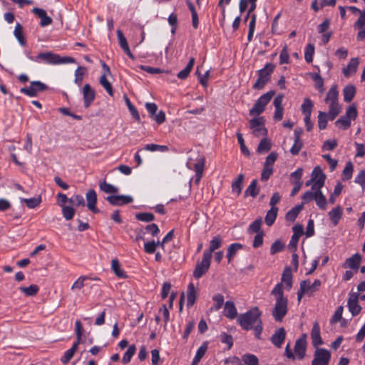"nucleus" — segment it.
Listing matches in <instances>:
<instances>
[{"label": "nucleus", "instance_id": "5fc2aeb1", "mask_svg": "<svg viewBox=\"0 0 365 365\" xmlns=\"http://www.w3.org/2000/svg\"><path fill=\"white\" fill-rule=\"evenodd\" d=\"M136 220L145 222H150L155 220V215L151 212H139L135 215Z\"/></svg>", "mask_w": 365, "mask_h": 365}, {"label": "nucleus", "instance_id": "0eeeda50", "mask_svg": "<svg viewBox=\"0 0 365 365\" xmlns=\"http://www.w3.org/2000/svg\"><path fill=\"white\" fill-rule=\"evenodd\" d=\"M48 89L47 85L39 81H34L30 83L29 87H24L20 92L29 97H36L39 93Z\"/></svg>", "mask_w": 365, "mask_h": 365}, {"label": "nucleus", "instance_id": "a19ab883", "mask_svg": "<svg viewBox=\"0 0 365 365\" xmlns=\"http://www.w3.org/2000/svg\"><path fill=\"white\" fill-rule=\"evenodd\" d=\"M278 208L271 207V209L267 212L264 221L267 225L272 226L277 216Z\"/></svg>", "mask_w": 365, "mask_h": 365}, {"label": "nucleus", "instance_id": "6e6552de", "mask_svg": "<svg viewBox=\"0 0 365 365\" xmlns=\"http://www.w3.org/2000/svg\"><path fill=\"white\" fill-rule=\"evenodd\" d=\"M252 133L255 137L266 136L267 135V130L264 127V120L262 117L254 118L249 121Z\"/></svg>", "mask_w": 365, "mask_h": 365}, {"label": "nucleus", "instance_id": "c756f323", "mask_svg": "<svg viewBox=\"0 0 365 365\" xmlns=\"http://www.w3.org/2000/svg\"><path fill=\"white\" fill-rule=\"evenodd\" d=\"M342 213V210L339 206L333 208L329 212L328 215L329 220L334 226H336L339 224L341 218Z\"/></svg>", "mask_w": 365, "mask_h": 365}, {"label": "nucleus", "instance_id": "f3484780", "mask_svg": "<svg viewBox=\"0 0 365 365\" xmlns=\"http://www.w3.org/2000/svg\"><path fill=\"white\" fill-rule=\"evenodd\" d=\"M286 339V331L284 327L277 329L271 337V342L277 348L282 347Z\"/></svg>", "mask_w": 365, "mask_h": 365}, {"label": "nucleus", "instance_id": "6ab92c4d", "mask_svg": "<svg viewBox=\"0 0 365 365\" xmlns=\"http://www.w3.org/2000/svg\"><path fill=\"white\" fill-rule=\"evenodd\" d=\"M361 261V255L359 253H356L351 257L347 258L343 264L344 268H350L351 269L357 270L359 267Z\"/></svg>", "mask_w": 365, "mask_h": 365}, {"label": "nucleus", "instance_id": "4c0bfd02", "mask_svg": "<svg viewBox=\"0 0 365 365\" xmlns=\"http://www.w3.org/2000/svg\"><path fill=\"white\" fill-rule=\"evenodd\" d=\"M14 35L19 41V44L24 46H26V41L24 36L23 32V26L17 23L16 24L14 31Z\"/></svg>", "mask_w": 365, "mask_h": 365}, {"label": "nucleus", "instance_id": "39448f33", "mask_svg": "<svg viewBox=\"0 0 365 365\" xmlns=\"http://www.w3.org/2000/svg\"><path fill=\"white\" fill-rule=\"evenodd\" d=\"M275 65L272 63H267L265 66L257 71L258 78L253 85L255 90H261L270 81L271 76L274 72Z\"/></svg>", "mask_w": 365, "mask_h": 365}, {"label": "nucleus", "instance_id": "79ce46f5", "mask_svg": "<svg viewBox=\"0 0 365 365\" xmlns=\"http://www.w3.org/2000/svg\"><path fill=\"white\" fill-rule=\"evenodd\" d=\"M99 83L102 86V87L106 90L108 94L113 97L114 95V91L111 83L107 79V77L105 75H101L99 79Z\"/></svg>", "mask_w": 365, "mask_h": 365}, {"label": "nucleus", "instance_id": "1a4fd4ad", "mask_svg": "<svg viewBox=\"0 0 365 365\" xmlns=\"http://www.w3.org/2000/svg\"><path fill=\"white\" fill-rule=\"evenodd\" d=\"M211 257L203 253L202 259L197 262L193 271V277L198 279L201 278L209 269L211 263Z\"/></svg>", "mask_w": 365, "mask_h": 365}, {"label": "nucleus", "instance_id": "864d4df0", "mask_svg": "<svg viewBox=\"0 0 365 365\" xmlns=\"http://www.w3.org/2000/svg\"><path fill=\"white\" fill-rule=\"evenodd\" d=\"M207 349V345L206 343H204L202 344L197 350L196 354L193 359V364H197L200 362L201 359L203 357V356L205 354Z\"/></svg>", "mask_w": 365, "mask_h": 365}, {"label": "nucleus", "instance_id": "a211bd4d", "mask_svg": "<svg viewBox=\"0 0 365 365\" xmlns=\"http://www.w3.org/2000/svg\"><path fill=\"white\" fill-rule=\"evenodd\" d=\"M32 12L41 19L40 26L41 27H45L52 24V19L47 15L44 9L35 7L32 9Z\"/></svg>", "mask_w": 365, "mask_h": 365}, {"label": "nucleus", "instance_id": "338daca9", "mask_svg": "<svg viewBox=\"0 0 365 365\" xmlns=\"http://www.w3.org/2000/svg\"><path fill=\"white\" fill-rule=\"evenodd\" d=\"M220 341L227 345V349H230L233 345V338L232 335L222 332L220 336Z\"/></svg>", "mask_w": 365, "mask_h": 365}, {"label": "nucleus", "instance_id": "f257e3e1", "mask_svg": "<svg viewBox=\"0 0 365 365\" xmlns=\"http://www.w3.org/2000/svg\"><path fill=\"white\" fill-rule=\"evenodd\" d=\"M271 294L274 297L276 300L272 311V317L276 322H282L288 312V299L284 296L282 283L275 285Z\"/></svg>", "mask_w": 365, "mask_h": 365}, {"label": "nucleus", "instance_id": "69168bd1", "mask_svg": "<svg viewBox=\"0 0 365 365\" xmlns=\"http://www.w3.org/2000/svg\"><path fill=\"white\" fill-rule=\"evenodd\" d=\"M278 155L275 152L270 153L266 158L264 167L273 168V165L277 159Z\"/></svg>", "mask_w": 365, "mask_h": 365}, {"label": "nucleus", "instance_id": "603ef678", "mask_svg": "<svg viewBox=\"0 0 365 365\" xmlns=\"http://www.w3.org/2000/svg\"><path fill=\"white\" fill-rule=\"evenodd\" d=\"M262 223V221L261 218L256 219L254 222H252L250 225L248 230H247L248 233L249 234H252V233L257 234L258 232H262L261 230Z\"/></svg>", "mask_w": 365, "mask_h": 365}, {"label": "nucleus", "instance_id": "37998d69", "mask_svg": "<svg viewBox=\"0 0 365 365\" xmlns=\"http://www.w3.org/2000/svg\"><path fill=\"white\" fill-rule=\"evenodd\" d=\"M19 290L26 297H33L38 293L39 288L36 284H31L29 287H20Z\"/></svg>", "mask_w": 365, "mask_h": 365}, {"label": "nucleus", "instance_id": "ddd939ff", "mask_svg": "<svg viewBox=\"0 0 365 365\" xmlns=\"http://www.w3.org/2000/svg\"><path fill=\"white\" fill-rule=\"evenodd\" d=\"M83 106L86 108H89L96 99V92L90 84L86 83L82 89Z\"/></svg>", "mask_w": 365, "mask_h": 365}, {"label": "nucleus", "instance_id": "7c9ffc66", "mask_svg": "<svg viewBox=\"0 0 365 365\" xmlns=\"http://www.w3.org/2000/svg\"><path fill=\"white\" fill-rule=\"evenodd\" d=\"M245 175L240 174L237 178L232 182V192L239 196L242 192Z\"/></svg>", "mask_w": 365, "mask_h": 365}, {"label": "nucleus", "instance_id": "b1692460", "mask_svg": "<svg viewBox=\"0 0 365 365\" xmlns=\"http://www.w3.org/2000/svg\"><path fill=\"white\" fill-rule=\"evenodd\" d=\"M111 270L115 275L119 279H127L128 275L125 270L121 267V265L118 259H113L111 260Z\"/></svg>", "mask_w": 365, "mask_h": 365}, {"label": "nucleus", "instance_id": "58836bf2", "mask_svg": "<svg viewBox=\"0 0 365 365\" xmlns=\"http://www.w3.org/2000/svg\"><path fill=\"white\" fill-rule=\"evenodd\" d=\"M313 108H314L313 101L309 98H304V101L301 106L302 113L304 115H311Z\"/></svg>", "mask_w": 365, "mask_h": 365}, {"label": "nucleus", "instance_id": "ea45409f", "mask_svg": "<svg viewBox=\"0 0 365 365\" xmlns=\"http://www.w3.org/2000/svg\"><path fill=\"white\" fill-rule=\"evenodd\" d=\"M302 209L303 205H296L287 212L285 216L286 220L289 222H294Z\"/></svg>", "mask_w": 365, "mask_h": 365}, {"label": "nucleus", "instance_id": "bb28decb", "mask_svg": "<svg viewBox=\"0 0 365 365\" xmlns=\"http://www.w3.org/2000/svg\"><path fill=\"white\" fill-rule=\"evenodd\" d=\"M205 164V159L204 158H200L194 165V170L195 172V182L198 183L203 175L204 168Z\"/></svg>", "mask_w": 365, "mask_h": 365}, {"label": "nucleus", "instance_id": "423d86ee", "mask_svg": "<svg viewBox=\"0 0 365 365\" xmlns=\"http://www.w3.org/2000/svg\"><path fill=\"white\" fill-rule=\"evenodd\" d=\"M275 95V91L272 90L262 95L255 102L254 106L250 110V115H260L266 108L267 105Z\"/></svg>", "mask_w": 365, "mask_h": 365}, {"label": "nucleus", "instance_id": "4d7b16f0", "mask_svg": "<svg viewBox=\"0 0 365 365\" xmlns=\"http://www.w3.org/2000/svg\"><path fill=\"white\" fill-rule=\"evenodd\" d=\"M212 300L214 301V305L212 309H215V311L220 310L224 304L223 295L221 294H216L212 297Z\"/></svg>", "mask_w": 365, "mask_h": 365}, {"label": "nucleus", "instance_id": "a18cd8bd", "mask_svg": "<svg viewBox=\"0 0 365 365\" xmlns=\"http://www.w3.org/2000/svg\"><path fill=\"white\" fill-rule=\"evenodd\" d=\"M86 72V68L83 66H78L75 71V78L74 83L78 86H81L83 82V76Z\"/></svg>", "mask_w": 365, "mask_h": 365}, {"label": "nucleus", "instance_id": "6e6d98bb", "mask_svg": "<svg viewBox=\"0 0 365 365\" xmlns=\"http://www.w3.org/2000/svg\"><path fill=\"white\" fill-rule=\"evenodd\" d=\"M271 149L270 141L267 138H263L259 143L257 148L258 153L268 152Z\"/></svg>", "mask_w": 365, "mask_h": 365}, {"label": "nucleus", "instance_id": "8fccbe9b", "mask_svg": "<svg viewBox=\"0 0 365 365\" xmlns=\"http://www.w3.org/2000/svg\"><path fill=\"white\" fill-rule=\"evenodd\" d=\"M136 351V346L134 344L130 345L128 346V350L124 354L123 358H122V362L124 364H126L129 363L132 359V357L134 356Z\"/></svg>", "mask_w": 365, "mask_h": 365}, {"label": "nucleus", "instance_id": "3c124183", "mask_svg": "<svg viewBox=\"0 0 365 365\" xmlns=\"http://www.w3.org/2000/svg\"><path fill=\"white\" fill-rule=\"evenodd\" d=\"M329 118V113L319 111L318 115V126L319 130H324L327 128Z\"/></svg>", "mask_w": 365, "mask_h": 365}, {"label": "nucleus", "instance_id": "c03bdc74", "mask_svg": "<svg viewBox=\"0 0 365 365\" xmlns=\"http://www.w3.org/2000/svg\"><path fill=\"white\" fill-rule=\"evenodd\" d=\"M99 187L101 191L106 193L114 194L118 192V189L116 187L110 183H108L106 180H103L99 183Z\"/></svg>", "mask_w": 365, "mask_h": 365}, {"label": "nucleus", "instance_id": "2f4dec72", "mask_svg": "<svg viewBox=\"0 0 365 365\" xmlns=\"http://www.w3.org/2000/svg\"><path fill=\"white\" fill-rule=\"evenodd\" d=\"M78 346V341H75L72 346L64 352V354L61 357V362L64 364H68L73 356L75 352L77 350Z\"/></svg>", "mask_w": 365, "mask_h": 365}, {"label": "nucleus", "instance_id": "7ed1b4c3", "mask_svg": "<svg viewBox=\"0 0 365 365\" xmlns=\"http://www.w3.org/2000/svg\"><path fill=\"white\" fill-rule=\"evenodd\" d=\"M262 312L257 307L252 308L237 318V322L242 329L248 331L253 328L261 319Z\"/></svg>", "mask_w": 365, "mask_h": 365}, {"label": "nucleus", "instance_id": "f03ea898", "mask_svg": "<svg viewBox=\"0 0 365 365\" xmlns=\"http://www.w3.org/2000/svg\"><path fill=\"white\" fill-rule=\"evenodd\" d=\"M30 60L39 63H43L53 65L74 63L76 62L75 58L72 57H61L60 55L50 51L39 53L35 58H30Z\"/></svg>", "mask_w": 365, "mask_h": 365}, {"label": "nucleus", "instance_id": "2eb2a0df", "mask_svg": "<svg viewBox=\"0 0 365 365\" xmlns=\"http://www.w3.org/2000/svg\"><path fill=\"white\" fill-rule=\"evenodd\" d=\"M106 200L113 206H121L133 201L132 197L127 195H109Z\"/></svg>", "mask_w": 365, "mask_h": 365}, {"label": "nucleus", "instance_id": "cd10ccee", "mask_svg": "<svg viewBox=\"0 0 365 365\" xmlns=\"http://www.w3.org/2000/svg\"><path fill=\"white\" fill-rule=\"evenodd\" d=\"M225 316L230 319H235L237 315V311L235 304L231 301H227L224 308Z\"/></svg>", "mask_w": 365, "mask_h": 365}, {"label": "nucleus", "instance_id": "20e7f679", "mask_svg": "<svg viewBox=\"0 0 365 365\" xmlns=\"http://www.w3.org/2000/svg\"><path fill=\"white\" fill-rule=\"evenodd\" d=\"M324 101L329 105V120H334L341 111V106L339 104V91L336 85L331 86L327 94Z\"/></svg>", "mask_w": 365, "mask_h": 365}, {"label": "nucleus", "instance_id": "de8ad7c7", "mask_svg": "<svg viewBox=\"0 0 365 365\" xmlns=\"http://www.w3.org/2000/svg\"><path fill=\"white\" fill-rule=\"evenodd\" d=\"M144 149L150 152H155V151H160V152H167L169 150V148L167 145H157V144H146L144 147Z\"/></svg>", "mask_w": 365, "mask_h": 365}, {"label": "nucleus", "instance_id": "f704fd0d", "mask_svg": "<svg viewBox=\"0 0 365 365\" xmlns=\"http://www.w3.org/2000/svg\"><path fill=\"white\" fill-rule=\"evenodd\" d=\"M344 101L346 103L351 102L355 96L356 88L353 85L346 86L343 89Z\"/></svg>", "mask_w": 365, "mask_h": 365}, {"label": "nucleus", "instance_id": "13d9d810", "mask_svg": "<svg viewBox=\"0 0 365 365\" xmlns=\"http://www.w3.org/2000/svg\"><path fill=\"white\" fill-rule=\"evenodd\" d=\"M316 194H317V190H312V189L311 190H309V191H307L306 192H304V195L302 196V205H304V204H307V203L312 202V200H314Z\"/></svg>", "mask_w": 365, "mask_h": 365}, {"label": "nucleus", "instance_id": "72a5a7b5", "mask_svg": "<svg viewBox=\"0 0 365 365\" xmlns=\"http://www.w3.org/2000/svg\"><path fill=\"white\" fill-rule=\"evenodd\" d=\"M243 248V245L240 243H232L227 248V257L228 262H230L232 258L236 255L237 252Z\"/></svg>", "mask_w": 365, "mask_h": 365}, {"label": "nucleus", "instance_id": "bf43d9fd", "mask_svg": "<svg viewBox=\"0 0 365 365\" xmlns=\"http://www.w3.org/2000/svg\"><path fill=\"white\" fill-rule=\"evenodd\" d=\"M314 54V46L311 43H309L307 46V47L305 48V51H304L305 61L309 63H312L313 61Z\"/></svg>", "mask_w": 365, "mask_h": 365}, {"label": "nucleus", "instance_id": "c85d7f7f", "mask_svg": "<svg viewBox=\"0 0 365 365\" xmlns=\"http://www.w3.org/2000/svg\"><path fill=\"white\" fill-rule=\"evenodd\" d=\"M317 194L314 198V201L318 207L322 210H327V200L325 195L322 192V189H316Z\"/></svg>", "mask_w": 365, "mask_h": 365}, {"label": "nucleus", "instance_id": "9d476101", "mask_svg": "<svg viewBox=\"0 0 365 365\" xmlns=\"http://www.w3.org/2000/svg\"><path fill=\"white\" fill-rule=\"evenodd\" d=\"M326 175L319 166L315 167L312 173V189H322L325 183Z\"/></svg>", "mask_w": 365, "mask_h": 365}, {"label": "nucleus", "instance_id": "052dcab7", "mask_svg": "<svg viewBox=\"0 0 365 365\" xmlns=\"http://www.w3.org/2000/svg\"><path fill=\"white\" fill-rule=\"evenodd\" d=\"M75 210L71 206L62 205V214L66 220L73 219L75 215Z\"/></svg>", "mask_w": 365, "mask_h": 365}, {"label": "nucleus", "instance_id": "4468645a", "mask_svg": "<svg viewBox=\"0 0 365 365\" xmlns=\"http://www.w3.org/2000/svg\"><path fill=\"white\" fill-rule=\"evenodd\" d=\"M293 235L289 243V248L291 251H295L297 247L300 237L304 234V228L302 225H295L292 227Z\"/></svg>", "mask_w": 365, "mask_h": 365}, {"label": "nucleus", "instance_id": "412c9836", "mask_svg": "<svg viewBox=\"0 0 365 365\" xmlns=\"http://www.w3.org/2000/svg\"><path fill=\"white\" fill-rule=\"evenodd\" d=\"M222 245V239L220 235L215 236L210 242L209 248L204 252V254L207 255L211 258L212 253L220 248Z\"/></svg>", "mask_w": 365, "mask_h": 365}, {"label": "nucleus", "instance_id": "473e14b6", "mask_svg": "<svg viewBox=\"0 0 365 365\" xmlns=\"http://www.w3.org/2000/svg\"><path fill=\"white\" fill-rule=\"evenodd\" d=\"M195 61V58L193 57L190 58L189 62L185 68L177 74V76L179 79L183 80L187 78L194 66Z\"/></svg>", "mask_w": 365, "mask_h": 365}, {"label": "nucleus", "instance_id": "09e8293b", "mask_svg": "<svg viewBox=\"0 0 365 365\" xmlns=\"http://www.w3.org/2000/svg\"><path fill=\"white\" fill-rule=\"evenodd\" d=\"M242 361L246 365H258V358L252 354H245L242 356Z\"/></svg>", "mask_w": 365, "mask_h": 365}, {"label": "nucleus", "instance_id": "0e129e2a", "mask_svg": "<svg viewBox=\"0 0 365 365\" xmlns=\"http://www.w3.org/2000/svg\"><path fill=\"white\" fill-rule=\"evenodd\" d=\"M335 124L338 127L342 128L344 130L348 129L351 125V120L348 118L347 116L342 115L341 116L336 122Z\"/></svg>", "mask_w": 365, "mask_h": 365}, {"label": "nucleus", "instance_id": "774afa93", "mask_svg": "<svg viewBox=\"0 0 365 365\" xmlns=\"http://www.w3.org/2000/svg\"><path fill=\"white\" fill-rule=\"evenodd\" d=\"M69 202L76 207L84 206L85 200L81 195H75L69 198Z\"/></svg>", "mask_w": 365, "mask_h": 365}, {"label": "nucleus", "instance_id": "dca6fc26", "mask_svg": "<svg viewBox=\"0 0 365 365\" xmlns=\"http://www.w3.org/2000/svg\"><path fill=\"white\" fill-rule=\"evenodd\" d=\"M87 207L93 213L97 214L100 210L96 207L97 195L94 190H89L86 195Z\"/></svg>", "mask_w": 365, "mask_h": 365}, {"label": "nucleus", "instance_id": "f8f14e48", "mask_svg": "<svg viewBox=\"0 0 365 365\" xmlns=\"http://www.w3.org/2000/svg\"><path fill=\"white\" fill-rule=\"evenodd\" d=\"M359 294L351 293L347 302V307L353 317L358 315L361 311V307L359 304Z\"/></svg>", "mask_w": 365, "mask_h": 365}, {"label": "nucleus", "instance_id": "a878e982", "mask_svg": "<svg viewBox=\"0 0 365 365\" xmlns=\"http://www.w3.org/2000/svg\"><path fill=\"white\" fill-rule=\"evenodd\" d=\"M282 285L283 286V283L284 284L285 289L287 291H289L292 287V270L289 267H286L282 273Z\"/></svg>", "mask_w": 365, "mask_h": 365}, {"label": "nucleus", "instance_id": "e2e57ef3", "mask_svg": "<svg viewBox=\"0 0 365 365\" xmlns=\"http://www.w3.org/2000/svg\"><path fill=\"white\" fill-rule=\"evenodd\" d=\"M312 79L315 83V88L319 91V93H323L324 89V79L319 73H314L312 76Z\"/></svg>", "mask_w": 365, "mask_h": 365}, {"label": "nucleus", "instance_id": "49530a36", "mask_svg": "<svg viewBox=\"0 0 365 365\" xmlns=\"http://www.w3.org/2000/svg\"><path fill=\"white\" fill-rule=\"evenodd\" d=\"M354 165L351 161L346 163L345 168L342 171V180H349L352 178Z\"/></svg>", "mask_w": 365, "mask_h": 365}, {"label": "nucleus", "instance_id": "aec40b11", "mask_svg": "<svg viewBox=\"0 0 365 365\" xmlns=\"http://www.w3.org/2000/svg\"><path fill=\"white\" fill-rule=\"evenodd\" d=\"M307 348L306 336L304 335L296 341L294 351L299 359L304 358Z\"/></svg>", "mask_w": 365, "mask_h": 365}, {"label": "nucleus", "instance_id": "5701e85b", "mask_svg": "<svg viewBox=\"0 0 365 365\" xmlns=\"http://www.w3.org/2000/svg\"><path fill=\"white\" fill-rule=\"evenodd\" d=\"M311 338L312 344L314 347L323 344V341L320 334V327L317 322H315L313 324V327L311 331Z\"/></svg>", "mask_w": 365, "mask_h": 365}, {"label": "nucleus", "instance_id": "9b49d317", "mask_svg": "<svg viewBox=\"0 0 365 365\" xmlns=\"http://www.w3.org/2000/svg\"><path fill=\"white\" fill-rule=\"evenodd\" d=\"M331 354L325 349H318L315 351L312 365H329Z\"/></svg>", "mask_w": 365, "mask_h": 365}, {"label": "nucleus", "instance_id": "4be33fe9", "mask_svg": "<svg viewBox=\"0 0 365 365\" xmlns=\"http://www.w3.org/2000/svg\"><path fill=\"white\" fill-rule=\"evenodd\" d=\"M117 37H118V43H119L120 48L123 50V51L128 55V56L130 58L133 60L135 58V57L133 55V53H131L130 49L128 46V41H127L125 37L124 36L123 33L122 32L121 30L118 29L117 31Z\"/></svg>", "mask_w": 365, "mask_h": 365}, {"label": "nucleus", "instance_id": "e433bc0d", "mask_svg": "<svg viewBox=\"0 0 365 365\" xmlns=\"http://www.w3.org/2000/svg\"><path fill=\"white\" fill-rule=\"evenodd\" d=\"M259 192V188L257 187V180L254 179L250 182L245 192V197L251 196L255 197Z\"/></svg>", "mask_w": 365, "mask_h": 365}, {"label": "nucleus", "instance_id": "393cba45", "mask_svg": "<svg viewBox=\"0 0 365 365\" xmlns=\"http://www.w3.org/2000/svg\"><path fill=\"white\" fill-rule=\"evenodd\" d=\"M197 299V291L192 282H190L187 286V308H191L195 303Z\"/></svg>", "mask_w": 365, "mask_h": 365}, {"label": "nucleus", "instance_id": "680f3d73", "mask_svg": "<svg viewBox=\"0 0 365 365\" xmlns=\"http://www.w3.org/2000/svg\"><path fill=\"white\" fill-rule=\"evenodd\" d=\"M304 146L302 140L294 139V144L290 149L292 155H297Z\"/></svg>", "mask_w": 365, "mask_h": 365}, {"label": "nucleus", "instance_id": "c9c22d12", "mask_svg": "<svg viewBox=\"0 0 365 365\" xmlns=\"http://www.w3.org/2000/svg\"><path fill=\"white\" fill-rule=\"evenodd\" d=\"M21 202H24L29 209H34L39 206L41 202V197L38 196L36 197L31 198H23L19 197Z\"/></svg>", "mask_w": 365, "mask_h": 365}]
</instances>
